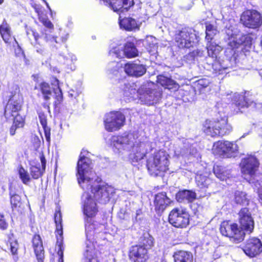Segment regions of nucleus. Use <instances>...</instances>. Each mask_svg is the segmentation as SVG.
<instances>
[{
	"label": "nucleus",
	"mask_w": 262,
	"mask_h": 262,
	"mask_svg": "<svg viewBox=\"0 0 262 262\" xmlns=\"http://www.w3.org/2000/svg\"><path fill=\"white\" fill-rule=\"evenodd\" d=\"M217 33L218 31L215 26L211 24H206L205 38L207 41H213V37Z\"/></svg>",
	"instance_id": "42"
},
{
	"label": "nucleus",
	"mask_w": 262,
	"mask_h": 262,
	"mask_svg": "<svg viewBox=\"0 0 262 262\" xmlns=\"http://www.w3.org/2000/svg\"><path fill=\"white\" fill-rule=\"evenodd\" d=\"M10 95L4 107V116L6 120L15 114H19L24 104V99L18 85H13L9 91Z\"/></svg>",
	"instance_id": "5"
},
{
	"label": "nucleus",
	"mask_w": 262,
	"mask_h": 262,
	"mask_svg": "<svg viewBox=\"0 0 262 262\" xmlns=\"http://www.w3.org/2000/svg\"><path fill=\"white\" fill-rule=\"evenodd\" d=\"M51 88L49 83L43 81L39 84V91L41 93L43 100L46 101L50 100L52 95V91L54 94V107L57 108L62 104L63 101V96L61 89L59 86L58 79L54 76L50 79Z\"/></svg>",
	"instance_id": "6"
},
{
	"label": "nucleus",
	"mask_w": 262,
	"mask_h": 262,
	"mask_svg": "<svg viewBox=\"0 0 262 262\" xmlns=\"http://www.w3.org/2000/svg\"><path fill=\"white\" fill-rule=\"evenodd\" d=\"M151 262H163V259L160 256H155L152 259Z\"/></svg>",
	"instance_id": "51"
},
{
	"label": "nucleus",
	"mask_w": 262,
	"mask_h": 262,
	"mask_svg": "<svg viewBox=\"0 0 262 262\" xmlns=\"http://www.w3.org/2000/svg\"><path fill=\"white\" fill-rule=\"evenodd\" d=\"M176 198L179 202L182 203L186 201L191 203L196 199V194L192 190L184 189L179 190L176 193Z\"/></svg>",
	"instance_id": "27"
},
{
	"label": "nucleus",
	"mask_w": 262,
	"mask_h": 262,
	"mask_svg": "<svg viewBox=\"0 0 262 262\" xmlns=\"http://www.w3.org/2000/svg\"><path fill=\"white\" fill-rule=\"evenodd\" d=\"M214 154L226 158H231L238 150L236 143L227 140H219L215 142L212 146Z\"/></svg>",
	"instance_id": "11"
},
{
	"label": "nucleus",
	"mask_w": 262,
	"mask_h": 262,
	"mask_svg": "<svg viewBox=\"0 0 262 262\" xmlns=\"http://www.w3.org/2000/svg\"><path fill=\"white\" fill-rule=\"evenodd\" d=\"M106 5H108L114 12L118 13L126 12L133 5V0H102Z\"/></svg>",
	"instance_id": "23"
},
{
	"label": "nucleus",
	"mask_w": 262,
	"mask_h": 262,
	"mask_svg": "<svg viewBox=\"0 0 262 262\" xmlns=\"http://www.w3.org/2000/svg\"><path fill=\"white\" fill-rule=\"evenodd\" d=\"M213 84L207 78H201L194 83V89L195 92L200 93H203L204 91H211Z\"/></svg>",
	"instance_id": "32"
},
{
	"label": "nucleus",
	"mask_w": 262,
	"mask_h": 262,
	"mask_svg": "<svg viewBox=\"0 0 262 262\" xmlns=\"http://www.w3.org/2000/svg\"><path fill=\"white\" fill-rule=\"evenodd\" d=\"M206 48L209 57H211L213 60L217 59L219 53L222 50V48L214 41H207Z\"/></svg>",
	"instance_id": "34"
},
{
	"label": "nucleus",
	"mask_w": 262,
	"mask_h": 262,
	"mask_svg": "<svg viewBox=\"0 0 262 262\" xmlns=\"http://www.w3.org/2000/svg\"><path fill=\"white\" fill-rule=\"evenodd\" d=\"M31 244L37 262H43L45 251L42 239L38 232L33 235Z\"/></svg>",
	"instance_id": "22"
},
{
	"label": "nucleus",
	"mask_w": 262,
	"mask_h": 262,
	"mask_svg": "<svg viewBox=\"0 0 262 262\" xmlns=\"http://www.w3.org/2000/svg\"><path fill=\"white\" fill-rule=\"evenodd\" d=\"M213 172L215 176L221 181L225 180L229 177V173L228 171L222 166H214L213 168Z\"/></svg>",
	"instance_id": "40"
},
{
	"label": "nucleus",
	"mask_w": 262,
	"mask_h": 262,
	"mask_svg": "<svg viewBox=\"0 0 262 262\" xmlns=\"http://www.w3.org/2000/svg\"><path fill=\"white\" fill-rule=\"evenodd\" d=\"M259 166L260 162L258 159L255 156L251 155L243 158L239 164L241 173L251 177L256 176Z\"/></svg>",
	"instance_id": "13"
},
{
	"label": "nucleus",
	"mask_w": 262,
	"mask_h": 262,
	"mask_svg": "<svg viewBox=\"0 0 262 262\" xmlns=\"http://www.w3.org/2000/svg\"><path fill=\"white\" fill-rule=\"evenodd\" d=\"M125 71L128 75L140 77L146 73L145 67H124Z\"/></svg>",
	"instance_id": "38"
},
{
	"label": "nucleus",
	"mask_w": 262,
	"mask_h": 262,
	"mask_svg": "<svg viewBox=\"0 0 262 262\" xmlns=\"http://www.w3.org/2000/svg\"><path fill=\"white\" fill-rule=\"evenodd\" d=\"M220 231L223 236L229 238L236 243L242 242L245 236V233L240 230L238 225L230 221H223L220 225Z\"/></svg>",
	"instance_id": "8"
},
{
	"label": "nucleus",
	"mask_w": 262,
	"mask_h": 262,
	"mask_svg": "<svg viewBox=\"0 0 262 262\" xmlns=\"http://www.w3.org/2000/svg\"><path fill=\"white\" fill-rule=\"evenodd\" d=\"M43 106L45 109V111L39 110L38 112V117L40 124H41L43 129L45 136L46 140L48 142L50 141L51 129L49 127L47 126V114H50V108L49 104L46 103L43 104Z\"/></svg>",
	"instance_id": "24"
},
{
	"label": "nucleus",
	"mask_w": 262,
	"mask_h": 262,
	"mask_svg": "<svg viewBox=\"0 0 262 262\" xmlns=\"http://www.w3.org/2000/svg\"><path fill=\"white\" fill-rule=\"evenodd\" d=\"M7 240L6 245L9 246V250L12 255L17 256L18 254L19 243L12 230H10L6 235Z\"/></svg>",
	"instance_id": "29"
},
{
	"label": "nucleus",
	"mask_w": 262,
	"mask_h": 262,
	"mask_svg": "<svg viewBox=\"0 0 262 262\" xmlns=\"http://www.w3.org/2000/svg\"><path fill=\"white\" fill-rule=\"evenodd\" d=\"M45 2L46 3V5H47V7H48L50 10V7H49V6L48 4L46 2Z\"/></svg>",
	"instance_id": "59"
},
{
	"label": "nucleus",
	"mask_w": 262,
	"mask_h": 262,
	"mask_svg": "<svg viewBox=\"0 0 262 262\" xmlns=\"http://www.w3.org/2000/svg\"><path fill=\"white\" fill-rule=\"evenodd\" d=\"M119 25L121 28L127 31L135 30L139 29V25L137 24L136 20L130 17L120 19Z\"/></svg>",
	"instance_id": "35"
},
{
	"label": "nucleus",
	"mask_w": 262,
	"mask_h": 262,
	"mask_svg": "<svg viewBox=\"0 0 262 262\" xmlns=\"http://www.w3.org/2000/svg\"><path fill=\"white\" fill-rule=\"evenodd\" d=\"M125 122V116L119 111H111L105 114L103 119L104 128L108 132L119 130Z\"/></svg>",
	"instance_id": "9"
},
{
	"label": "nucleus",
	"mask_w": 262,
	"mask_h": 262,
	"mask_svg": "<svg viewBox=\"0 0 262 262\" xmlns=\"http://www.w3.org/2000/svg\"><path fill=\"white\" fill-rule=\"evenodd\" d=\"M17 51H18V54H20V56H21V57H22L24 59H25V55L24 54V53L21 51V49L20 48H18Z\"/></svg>",
	"instance_id": "53"
},
{
	"label": "nucleus",
	"mask_w": 262,
	"mask_h": 262,
	"mask_svg": "<svg viewBox=\"0 0 262 262\" xmlns=\"http://www.w3.org/2000/svg\"><path fill=\"white\" fill-rule=\"evenodd\" d=\"M243 195V193L241 192L238 194L235 195V201L238 204H243L244 203V200L242 199V195Z\"/></svg>",
	"instance_id": "50"
},
{
	"label": "nucleus",
	"mask_w": 262,
	"mask_h": 262,
	"mask_svg": "<svg viewBox=\"0 0 262 262\" xmlns=\"http://www.w3.org/2000/svg\"><path fill=\"white\" fill-rule=\"evenodd\" d=\"M88 151L82 149L77 163V180L83 192L81 195V209L84 215L85 231L87 239L96 240L100 233V224L92 220L99 212L97 202L106 203L110 201L112 188L107 184H103L101 178L96 176L90 178L86 174L91 171V160L84 154Z\"/></svg>",
	"instance_id": "1"
},
{
	"label": "nucleus",
	"mask_w": 262,
	"mask_h": 262,
	"mask_svg": "<svg viewBox=\"0 0 262 262\" xmlns=\"http://www.w3.org/2000/svg\"><path fill=\"white\" fill-rule=\"evenodd\" d=\"M146 154L147 152L145 151L143 147L137 146L133 147L132 153L129 155V160L134 164L143 159Z\"/></svg>",
	"instance_id": "31"
},
{
	"label": "nucleus",
	"mask_w": 262,
	"mask_h": 262,
	"mask_svg": "<svg viewBox=\"0 0 262 262\" xmlns=\"http://www.w3.org/2000/svg\"><path fill=\"white\" fill-rule=\"evenodd\" d=\"M225 33L229 40L228 45L232 50L233 56L235 54L234 49L241 48L242 50L247 51L251 48L253 40L251 35L242 33L237 25L229 22L226 26Z\"/></svg>",
	"instance_id": "2"
},
{
	"label": "nucleus",
	"mask_w": 262,
	"mask_h": 262,
	"mask_svg": "<svg viewBox=\"0 0 262 262\" xmlns=\"http://www.w3.org/2000/svg\"><path fill=\"white\" fill-rule=\"evenodd\" d=\"M147 242H149L148 245L150 247L154 245V241L151 237L147 238Z\"/></svg>",
	"instance_id": "54"
},
{
	"label": "nucleus",
	"mask_w": 262,
	"mask_h": 262,
	"mask_svg": "<svg viewBox=\"0 0 262 262\" xmlns=\"http://www.w3.org/2000/svg\"><path fill=\"white\" fill-rule=\"evenodd\" d=\"M10 204L13 211L20 212L23 209V203L20 196L15 193L11 187L9 188Z\"/></svg>",
	"instance_id": "30"
},
{
	"label": "nucleus",
	"mask_w": 262,
	"mask_h": 262,
	"mask_svg": "<svg viewBox=\"0 0 262 262\" xmlns=\"http://www.w3.org/2000/svg\"><path fill=\"white\" fill-rule=\"evenodd\" d=\"M19 128L17 126L14 125L13 123L9 128V133L10 136H13L16 134V130L17 129Z\"/></svg>",
	"instance_id": "48"
},
{
	"label": "nucleus",
	"mask_w": 262,
	"mask_h": 262,
	"mask_svg": "<svg viewBox=\"0 0 262 262\" xmlns=\"http://www.w3.org/2000/svg\"><path fill=\"white\" fill-rule=\"evenodd\" d=\"M168 222L176 228L185 229L190 224V215L185 208L175 207L169 212Z\"/></svg>",
	"instance_id": "7"
},
{
	"label": "nucleus",
	"mask_w": 262,
	"mask_h": 262,
	"mask_svg": "<svg viewBox=\"0 0 262 262\" xmlns=\"http://www.w3.org/2000/svg\"><path fill=\"white\" fill-rule=\"evenodd\" d=\"M156 81L162 86L169 90L176 91V90L179 89L178 83L170 78H168L163 75H158Z\"/></svg>",
	"instance_id": "28"
},
{
	"label": "nucleus",
	"mask_w": 262,
	"mask_h": 262,
	"mask_svg": "<svg viewBox=\"0 0 262 262\" xmlns=\"http://www.w3.org/2000/svg\"><path fill=\"white\" fill-rule=\"evenodd\" d=\"M0 33L5 42H8L11 36V28L5 20L0 26Z\"/></svg>",
	"instance_id": "36"
},
{
	"label": "nucleus",
	"mask_w": 262,
	"mask_h": 262,
	"mask_svg": "<svg viewBox=\"0 0 262 262\" xmlns=\"http://www.w3.org/2000/svg\"><path fill=\"white\" fill-rule=\"evenodd\" d=\"M27 35L28 37L31 39V37H33L35 41L37 42L38 39L39 38L38 33L34 30H28L27 31Z\"/></svg>",
	"instance_id": "47"
},
{
	"label": "nucleus",
	"mask_w": 262,
	"mask_h": 262,
	"mask_svg": "<svg viewBox=\"0 0 262 262\" xmlns=\"http://www.w3.org/2000/svg\"><path fill=\"white\" fill-rule=\"evenodd\" d=\"M196 185L201 188H208L209 178L205 173H197L195 177Z\"/></svg>",
	"instance_id": "39"
},
{
	"label": "nucleus",
	"mask_w": 262,
	"mask_h": 262,
	"mask_svg": "<svg viewBox=\"0 0 262 262\" xmlns=\"http://www.w3.org/2000/svg\"><path fill=\"white\" fill-rule=\"evenodd\" d=\"M152 86L146 88L144 91H138V98L144 103L153 105L162 98L163 92L161 88L151 82Z\"/></svg>",
	"instance_id": "12"
},
{
	"label": "nucleus",
	"mask_w": 262,
	"mask_h": 262,
	"mask_svg": "<svg viewBox=\"0 0 262 262\" xmlns=\"http://www.w3.org/2000/svg\"><path fill=\"white\" fill-rule=\"evenodd\" d=\"M39 157L41 164V167L37 165H31L30 167L29 172L31 179L37 180L41 178L45 172L46 160L43 152L40 154Z\"/></svg>",
	"instance_id": "25"
},
{
	"label": "nucleus",
	"mask_w": 262,
	"mask_h": 262,
	"mask_svg": "<svg viewBox=\"0 0 262 262\" xmlns=\"http://www.w3.org/2000/svg\"><path fill=\"white\" fill-rule=\"evenodd\" d=\"M124 66H138V65L137 64H130V63H126L124 64ZM139 66H143V64H140Z\"/></svg>",
	"instance_id": "57"
},
{
	"label": "nucleus",
	"mask_w": 262,
	"mask_h": 262,
	"mask_svg": "<svg viewBox=\"0 0 262 262\" xmlns=\"http://www.w3.org/2000/svg\"><path fill=\"white\" fill-rule=\"evenodd\" d=\"M68 93L69 97L71 99L76 98L79 95L78 93L77 92L74 91L73 90H70Z\"/></svg>",
	"instance_id": "49"
},
{
	"label": "nucleus",
	"mask_w": 262,
	"mask_h": 262,
	"mask_svg": "<svg viewBox=\"0 0 262 262\" xmlns=\"http://www.w3.org/2000/svg\"><path fill=\"white\" fill-rule=\"evenodd\" d=\"M54 219L56 225L55 233L57 239V243L59 247L58 251V254L59 256L58 262H63V249L62 248V241L63 238V227L62 224V219L61 213L59 209L55 211Z\"/></svg>",
	"instance_id": "16"
},
{
	"label": "nucleus",
	"mask_w": 262,
	"mask_h": 262,
	"mask_svg": "<svg viewBox=\"0 0 262 262\" xmlns=\"http://www.w3.org/2000/svg\"><path fill=\"white\" fill-rule=\"evenodd\" d=\"M238 215L240 230L245 233H251L254 229L255 223L249 209L247 207L242 208Z\"/></svg>",
	"instance_id": "14"
},
{
	"label": "nucleus",
	"mask_w": 262,
	"mask_h": 262,
	"mask_svg": "<svg viewBox=\"0 0 262 262\" xmlns=\"http://www.w3.org/2000/svg\"><path fill=\"white\" fill-rule=\"evenodd\" d=\"M172 202L170 198L167 196L166 192L162 191L156 193L154 195L153 200L155 212L157 214L161 215Z\"/></svg>",
	"instance_id": "19"
},
{
	"label": "nucleus",
	"mask_w": 262,
	"mask_h": 262,
	"mask_svg": "<svg viewBox=\"0 0 262 262\" xmlns=\"http://www.w3.org/2000/svg\"><path fill=\"white\" fill-rule=\"evenodd\" d=\"M12 123L19 128H23L26 124L25 116L20 115V114H15L13 117Z\"/></svg>",
	"instance_id": "43"
},
{
	"label": "nucleus",
	"mask_w": 262,
	"mask_h": 262,
	"mask_svg": "<svg viewBox=\"0 0 262 262\" xmlns=\"http://www.w3.org/2000/svg\"><path fill=\"white\" fill-rule=\"evenodd\" d=\"M128 257L132 262H146L148 258L147 248L142 245H134L128 252Z\"/></svg>",
	"instance_id": "20"
},
{
	"label": "nucleus",
	"mask_w": 262,
	"mask_h": 262,
	"mask_svg": "<svg viewBox=\"0 0 262 262\" xmlns=\"http://www.w3.org/2000/svg\"><path fill=\"white\" fill-rule=\"evenodd\" d=\"M259 75H260V76L261 77V78L262 79V68L260 69L259 71Z\"/></svg>",
	"instance_id": "58"
},
{
	"label": "nucleus",
	"mask_w": 262,
	"mask_h": 262,
	"mask_svg": "<svg viewBox=\"0 0 262 262\" xmlns=\"http://www.w3.org/2000/svg\"><path fill=\"white\" fill-rule=\"evenodd\" d=\"M174 262H193V256L191 252L179 250L173 255Z\"/></svg>",
	"instance_id": "33"
},
{
	"label": "nucleus",
	"mask_w": 262,
	"mask_h": 262,
	"mask_svg": "<svg viewBox=\"0 0 262 262\" xmlns=\"http://www.w3.org/2000/svg\"><path fill=\"white\" fill-rule=\"evenodd\" d=\"M4 2V0H0V5Z\"/></svg>",
	"instance_id": "60"
},
{
	"label": "nucleus",
	"mask_w": 262,
	"mask_h": 262,
	"mask_svg": "<svg viewBox=\"0 0 262 262\" xmlns=\"http://www.w3.org/2000/svg\"><path fill=\"white\" fill-rule=\"evenodd\" d=\"M169 155L163 149L156 150L146 160V167L149 174L158 177L169 169Z\"/></svg>",
	"instance_id": "3"
},
{
	"label": "nucleus",
	"mask_w": 262,
	"mask_h": 262,
	"mask_svg": "<svg viewBox=\"0 0 262 262\" xmlns=\"http://www.w3.org/2000/svg\"><path fill=\"white\" fill-rule=\"evenodd\" d=\"M123 53L124 56L132 58L138 56V51L134 43L127 42L124 47Z\"/></svg>",
	"instance_id": "37"
},
{
	"label": "nucleus",
	"mask_w": 262,
	"mask_h": 262,
	"mask_svg": "<svg viewBox=\"0 0 262 262\" xmlns=\"http://www.w3.org/2000/svg\"><path fill=\"white\" fill-rule=\"evenodd\" d=\"M232 130L227 117L206 119L202 124V130L212 137L228 135Z\"/></svg>",
	"instance_id": "4"
},
{
	"label": "nucleus",
	"mask_w": 262,
	"mask_h": 262,
	"mask_svg": "<svg viewBox=\"0 0 262 262\" xmlns=\"http://www.w3.org/2000/svg\"><path fill=\"white\" fill-rule=\"evenodd\" d=\"M190 87L188 85H186L184 86L180 87L179 85V89L176 90V91H178L179 94L181 95L182 98H184L185 96H187L189 95L190 93Z\"/></svg>",
	"instance_id": "45"
},
{
	"label": "nucleus",
	"mask_w": 262,
	"mask_h": 262,
	"mask_svg": "<svg viewBox=\"0 0 262 262\" xmlns=\"http://www.w3.org/2000/svg\"><path fill=\"white\" fill-rule=\"evenodd\" d=\"M232 104L238 110L248 107L253 102L251 95L249 92L245 91L241 93H235L231 98Z\"/></svg>",
	"instance_id": "21"
},
{
	"label": "nucleus",
	"mask_w": 262,
	"mask_h": 262,
	"mask_svg": "<svg viewBox=\"0 0 262 262\" xmlns=\"http://www.w3.org/2000/svg\"><path fill=\"white\" fill-rule=\"evenodd\" d=\"M227 69V67H221L219 69V73L218 74H223L224 73H226V72H225V70Z\"/></svg>",
	"instance_id": "52"
},
{
	"label": "nucleus",
	"mask_w": 262,
	"mask_h": 262,
	"mask_svg": "<svg viewBox=\"0 0 262 262\" xmlns=\"http://www.w3.org/2000/svg\"><path fill=\"white\" fill-rule=\"evenodd\" d=\"M18 174L19 179L25 185H28L31 182V178L28 171L24 167L20 165L18 167Z\"/></svg>",
	"instance_id": "41"
},
{
	"label": "nucleus",
	"mask_w": 262,
	"mask_h": 262,
	"mask_svg": "<svg viewBox=\"0 0 262 262\" xmlns=\"http://www.w3.org/2000/svg\"><path fill=\"white\" fill-rule=\"evenodd\" d=\"M9 227V223L6 220L5 215L0 212V230L5 231Z\"/></svg>",
	"instance_id": "46"
},
{
	"label": "nucleus",
	"mask_w": 262,
	"mask_h": 262,
	"mask_svg": "<svg viewBox=\"0 0 262 262\" xmlns=\"http://www.w3.org/2000/svg\"><path fill=\"white\" fill-rule=\"evenodd\" d=\"M242 24L248 28L256 29L262 23L260 14L254 10H248L243 12L241 16Z\"/></svg>",
	"instance_id": "15"
},
{
	"label": "nucleus",
	"mask_w": 262,
	"mask_h": 262,
	"mask_svg": "<svg viewBox=\"0 0 262 262\" xmlns=\"http://www.w3.org/2000/svg\"><path fill=\"white\" fill-rule=\"evenodd\" d=\"M175 43L179 48H189L198 42L195 31L190 28H184L175 34Z\"/></svg>",
	"instance_id": "10"
},
{
	"label": "nucleus",
	"mask_w": 262,
	"mask_h": 262,
	"mask_svg": "<svg viewBox=\"0 0 262 262\" xmlns=\"http://www.w3.org/2000/svg\"><path fill=\"white\" fill-rule=\"evenodd\" d=\"M109 54L112 56H116L118 58H121L124 57L123 50H122V47H115L110 51Z\"/></svg>",
	"instance_id": "44"
},
{
	"label": "nucleus",
	"mask_w": 262,
	"mask_h": 262,
	"mask_svg": "<svg viewBox=\"0 0 262 262\" xmlns=\"http://www.w3.org/2000/svg\"><path fill=\"white\" fill-rule=\"evenodd\" d=\"M35 11L38 14L39 20L46 28V29L42 32L41 37L47 42H50L51 43H53L54 42L57 43L56 37L52 34V31L54 29L53 25L46 15L42 14L40 8L35 7Z\"/></svg>",
	"instance_id": "17"
},
{
	"label": "nucleus",
	"mask_w": 262,
	"mask_h": 262,
	"mask_svg": "<svg viewBox=\"0 0 262 262\" xmlns=\"http://www.w3.org/2000/svg\"><path fill=\"white\" fill-rule=\"evenodd\" d=\"M36 48L37 52H38L39 53H40V54H42L43 53V51L42 49H38L37 47H36Z\"/></svg>",
	"instance_id": "55"
},
{
	"label": "nucleus",
	"mask_w": 262,
	"mask_h": 262,
	"mask_svg": "<svg viewBox=\"0 0 262 262\" xmlns=\"http://www.w3.org/2000/svg\"><path fill=\"white\" fill-rule=\"evenodd\" d=\"M243 250L248 256L256 257L262 252V242L258 237H250L246 240Z\"/></svg>",
	"instance_id": "18"
},
{
	"label": "nucleus",
	"mask_w": 262,
	"mask_h": 262,
	"mask_svg": "<svg viewBox=\"0 0 262 262\" xmlns=\"http://www.w3.org/2000/svg\"><path fill=\"white\" fill-rule=\"evenodd\" d=\"M68 37V34H66V36H65V37H62V41L63 42L66 41L67 40V39Z\"/></svg>",
	"instance_id": "56"
},
{
	"label": "nucleus",
	"mask_w": 262,
	"mask_h": 262,
	"mask_svg": "<svg viewBox=\"0 0 262 262\" xmlns=\"http://www.w3.org/2000/svg\"><path fill=\"white\" fill-rule=\"evenodd\" d=\"M132 136L131 134L126 133L114 135L110 139L111 145L117 148L119 145L123 146L130 145L133 142Z\"/></svg>",
	"instance_id": "26"
}]
</instances>
